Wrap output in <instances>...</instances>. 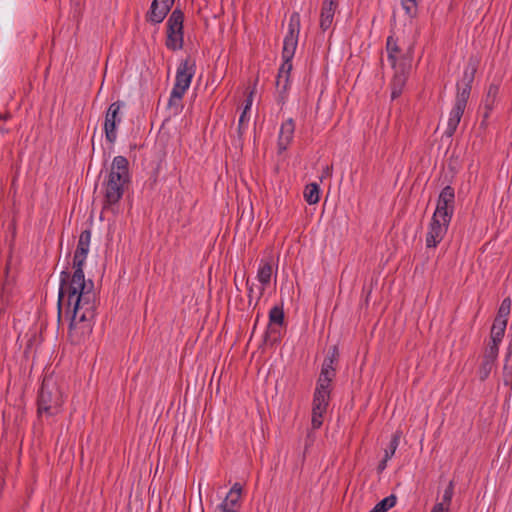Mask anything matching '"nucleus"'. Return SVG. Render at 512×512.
Listing matches in <instances>:
<instances>
[{
    "label": "nucleus",
    "instance_id": "1",
    "mask_svg": "<svg viewBox=\"0 0 512 512\" xmlns=\"http://www.w3.org/2000/svg\"><path fill=\"white\" fill-rule=\"evenodd\" d=\"M91 241V231L81 232L73 257V273L62 271L58 296V312L63 307L70 318L68 337L71 343L81 344L91 335L98 306V297L92 280H85V264Z\"/></svg>",
    "mask_w": 512,
    "mask_h": 512
},
{
    "label": "nucleus",
    "instance_id": "2",
    "mask_svg": "<svg viewBox=\"0 0 512 512\" xmlns=\"http://www.w3.org/2000/svg\"><path fill=\"white\" fill-rule=\"evenodd\" d=\"M130 183L129 162L124 156L114 157L107 179L103 183V210L112 209L123 197Z\"/></svg>",
    "mask_w": 512,
    "mask_h": 512
},
{
    "label": "nucleus",
    "instance_id": "3",
    "mask_svg": "<svg viewBox=\"0 0 512 512\" xmlns=\"http://www.w3.org/2000/svg\"><path fill=\"white\" fill-rule=\"evenodd\" d=\"M469 68L470 70L464 71L462 83L457 84L455 103L450 111L447 128L444 132L447 137H452L456 132L470 97L472 83L477 71V63H472V59L469 61Z\"/></svg>",
    "mask_w": 512,
    "mask_h": 512
},
{
    "label": "nucleus",
    "instance_id": "4",
    "mask_svg": "<svg viewBox=\"0 0 512 512\" xmlns=\"http://www.w3.org/2000/svg\"><path fill=\"white\" fill-rule=\"evenodd\" d=\"M64 400L62 391L53 376H45L37 398L39 418H51L62 411Z\"/></svg>",
    "mask_w": 512,
    "mask_h": 512
},
{
    "label": "nucleus",
    "instance_id": "5",
    "mask_svg": "<svg viewBox=\"0 0 512 512\" xmlns=\"http://www.w3.org/2000/svg\"><path fill=\"white\" fill-rule=\"evenodd\" d=\"M196 71V64L193 59L190 57L181 61L179 66L177 67L175 84L171 91L168 106H176L177 108L180 106V102L189 89L192 78L194 77Z\"/></svg>",
    "mask_w": 512,
    "mask_h": 512
},
{
    "label": "nucleus",
    "instance_id": "6",
    "mask_svg": "<svg viewBox=\"0 0 512 512\" xmlns=\"http://www.w3.org/2000/svg\"><path fill=\"white\" fill-rule=\"evenodd\" d=\"M183 21L184 14L179 9H175L167 20V36L165 45L171 51H177L183 48Z\"/></svg>",
    "mask_w": 512,
    "mask_h": 512
},
{
    "label": "nucleus",
    "instance_id": "7",
    "mask_svg": "<svg viewBox=\"0 0 512 512\" xmlns=\"http://www.w3.org/2000/svg\"><path fill=\"white\" fill-rule=\"evenodd\" d=\"M300 21V14L298 12H293L289 19L288 32L284 38L283 43V63H292V58L294 57L298 44V37L300 33Z\"/></svg>",
    "mask_w": 512,
    "mask_h": 512
},
{
    "label": "nucleus",
    "instance_id": "8",
    "mask_svg": "<svg viewBox=\"0 0 512 512\" xmlns=\"http://www.w3.org/2000/svg\"><path fill=\"white\" fill-rule=\"evenodd\" d=\"M124 106L121 101L113 102L107 109L104 121L106 140L113 144L117 139V126L121 123L120 110Z\"/></svg>",
    "mask_w": 512,
    "mask_h": 512
},
{
    "label": "nucleus",
    "instance_id": "9",
    "mask_svg": "<svg viewBox=\"0 0 512 512\" xmlns=\"http://www.w3.org/2000/svg\"><path fill=\"white\" fill-rule=\"evenodd\" d=\"M455 192L454 188L445 186L438 197L437 207L433 214L436 218H441L445 222H450L454 211Z\"/></svg>",
    "mask_w": 512,
    "mask_h": 512
},
{
    "label": "nucleus",
    "instance_id": "10",
    "mask_svg": "<svg viewBox=\"0 0 512 512\" xmlns=\"http://www.w3.org/2000/svg\"><path fill=\"white\" fill-rule=\"evenodd\" d=\"M411 50L412 48L410 47L406 54H402L397 40L394 39L392 35L387 38L386 51L388 54V60L393 68L410 67L412 60Z\"/></svg>",
    "mask_w": 512,
    "mask_h": 512
},
{
    "label": "nucleus",
    "instance_id": "11",
    "mask_svg": "<svg viewBox=\"0 0 512 512\" xmlns=\"http://www.w3.org/2000/svg\"><path fill=\"white\" fill-rule=\"evenodd\" d=\"M449 224L450 222H445L441 218L432 216L425 239L427 248H435L443 240Z\"/></svg>",
    "mask_w": 512,
    "mask_h": 512
},
{
    "label": "nucleus",
    "instance_id": "12",
    "mask_svg": "<svg viewBox=\"0 0 512 512\" xmlns=\"http://www.w3.org/2000/svg\"><path fill=\"white\" fill-rule=\"evenodd\" d=\"M273 273L272 259H261L257 270V280L260 282L261 287L259 288L255 305L263 296L266 287L270 284Z\"/></svg>",
    "mask_w": 512,
    "mask_h": 512
},
{
    "label": "nucleus",
    "instance_id": "13",
    "mask_svg": "<svg viewBox=\"0 0 512 512\" xmlns=\"http://www.w3.org/2000/svg\"><path fill=\"white\" fill-rule=\"evenodd\" d=\"M243 487L240 483H235L226 498L219 505L221 512H238L237 508L240 506Z\"/></svg>",
    "mask_w": 512,
    "mask_h": 512
},
{
    "label": "nucleus",
    "instance_id": "14",
    "mask_svg": "<svg viewBox=\"0 0 512 512\" xmlns=\"http://www.w3.org/2000/svg\"><path fill=\"white\" fill-rule=\"evenodd\" d=\"M292 63H282L276 78V89L279 94V101L284 102L285 94L290 87V72Z\"/></svg>",
    "mask_w": 512,
    "mask_h": 512
},
{
    "label": "nucleus",
    "instance_id": "15",
    "mask_svg": "<svg viewBox=\"0 0 512 512\" xmlns=\"http://www.w3.org/2000/svg\"><path fill=\"white\" fill-rule=\"evenodd\" d=\"M338 7L336 0H324L320 13V28L323 32L327 31L333 24L335 11Z\"/></svg>",
    "mask_w": 512,
    "mask_h": 512
},
{
    "label": "nucleus",
    "instance_id": "16",
    "mask_svg": "<svg viewBox=\"0 0 512 512\" xmlns=\"http://www.w3.org/2000/svg\"><path fill=\"white\" fill-rule=\"evenodd\" d=\"M295 131V123L293 119L289 118L281 124L278 136V149L283 152L287 149L293 140Z\"/></svg>",
    "mask_w": 512,
    "mask_h": 512
},
{
    "label": "nucleus",
    "instance_id": "17",
    "mask_svg": "<svg viewBox=\"0 0 512 512\" xmlns=\"http://www.w3.org/2000/svg\"><path fill=\"white\" fill-rule=\"evenodd\" d=\"M408 68L409 67L395 68L396 72L391 81L392 100L397 99L402 94L408 77Z\"/></svg>",
    "mask_w": 512,
    "mask_h": 512
},
{
    "label": "nucleus",
    "instance_id": "18",
    "mask_svg": "<svg viewBox=\"0 0 512 512\" xmlns=\"http://www.w3.org/2000/svg\"><path fill=\"white\" fill-rule=\"evenodd\" d=\"M329 402L314 399L312 401V429H319L323 424V416L326 414Z\"/></svg>",
    "mask_w": 512,
    "mask_h": 512
},
{
    "label": "nucleus",
    "instance_id": "19",
    "mask_svg": "<svg viewBox=\"0 0 512 512\" xmlns=\"http://www.w3.org/2000/svg\"><path fill=\"white\" fill-rule=\"evenodd\" d=\"M333 381V378L331 377H325V376H319L315 392L313 395L314 399H318L321 401H330V394H331V383Z\"/></svg>",
    "mask_w": 512,
    "mask_h": 512
},
{
    "label": "nucleus",
    "instance_id": "20",
    "mask_svg": "<svg viewBox=\"0 0 512 512\" xmlns=\"http://www.w3.org/2000/svg\"><path fill=\"white\" fill-rule=\"evenodd\" d=\"M338 361V348L336 346H333L331 351H329V354L325 357L321 372L319 376H325V377H331L335 378L336 376V369H335V363Z\"/></svg>",
    "mask_w": 512,
    "mask_h": 512
},
{
    "label": "nucleus",
    "instance_id": "21",
    "mask_svg": "<svg viewBox=\"0 0 512 512\" xmlns=\"http://www.w3.org/2000/svg\"><path fill=\"white\" fill-rule=\"evenodd\" d=\"M304 198L310 205L316 204L320 199V188L316 183L306 185L304 189Z\"/></svg>",
    "mask_w": 512,
    "mask_h": 512
},
{
    "label": "nucleus",
    "instance_id": "22",
    "mask_svg": "<svg viewBox=\"0 0 512 512\" xmlns=\"http://www.w3.org/2000/svg\"><path fill=\"white\" fill-rule=\"evenodd\" d=\"M506 327H507L506 320L499 321V320L494 319V322H493V325L491 328V334H490L491 340L494 342L501 343L502 339L504 337V334H505Z\"/></svg>",
    "mask_w": 512,
    "mask_h": 512
},
{
    "label": "nucleus",
    "instance_id": "23",
    "mask_svg": "<svg viewBox=\"0 0 512 512\" xmlns=\"http://www.w3.org/2000/svg\"><path fill=\"white\" fill-rule=\"evenodd\" d=\"M168 12L169 11L162 10L161 5H157L156 9L154 10V1H153L151 4L150 10L147 13V20L152 23H155V24L161 23L164 20V18L166 17V15L168 14Z\"/></svg>",
    "mask_w": 512,
    "mask_h": 512
},
{
    "label": "nucleus",
    "instance_id": "24",
    "mask_svg": "<svg viewBox=\"0 0 512 512\" xmlns=\"http://www.w3.org/2000/svg\"><path fill=\"white\" fill-rule=\"evenodd\" d=\"M284 322V311L280 306H274L269 312V326L273 331V325H282Z\"/></svg>",
    "mask_w": 512,
    "mask_h": 512
},
{
    "label": "nucleus",
    "instance_id": "25",
    "mask_svg": "<svg viewBox=\"0 0 512 512\" xmlns=\"http://www.w3.org/2000/svg\"><path fill=\"white\" fill-rule=\"evenodd\" d=\"M401 437H402V431H400V430H397L392 435L391 441H390L388 447L385 449L384 456L386 457V459H391L394 456V454L399 446Z\"/></svg>",
    "mask_w": 512,
    "mask_h": 512
},
{
    "label": "nucleus",
    "instance_id": "26",
    "mask_svg": "<svg viewBox=\"0 0 512 512\" xmlns=\"http://www.w3.org/2000/svg\"><path fill=\"white\" fill-rule=\"evenodd\" d=\"M494 364H495L494 360L488 359L486 357L482 358V363L478 370L479 379L481 381H485L489 377V375L494 367Z\"/></svg>",
    "mask_w": 512,
    "mask_h": 512
},
{
    "label": "nucleus",
    "instance_id": "27",
    "mask_svg": "<svg viewBox=\"0 0 512 512\" xmlns=\"http://www.w3.org/2000/svg\"><path fill=\"white\" fill-rule=\"evenodd\" d=\"M511 310V299L509 297L503 299L501 302V305L498 309L497 316L495 317V320L503 321L506 320L508 322V316L510 314Z\"/></svg>",
    "mask_w": 512,
    "mask_h": 512
},
{
    "label": "nucleus",
    "instance_id": "28",
    "mask_svg": "<svg viewBox=\"0 0 512 512\" xmlns=\"http://www.w3.org/2000/svg\"><path fill=\"white\" fill-rule=\"evenodd\" d=\"M499 88L497 85L491 84L487 90V94L485 97V107L487 109H492L496 97L498 95Z\"/></svg>",
    "mask_w": 512,
    "mask_h": 512
},
{
    "label": "nucleus",
    "instance_id": "29",
    "mask_svg": "<svg viewBox=\"0 0 512 512\" xmlns=\"http://www.w3.org/2000/svg\"><path fill=\"white\" fill-rule=\"evenodd\" d=\"M396 500H397L396 496L392 494V495L382 499L375 506L378 508V510L380 512H387L390 508L395 506Z\"/></svg>",
    "mask_w": 512,
    "mask_h": 512
},
{
    "label": "nucleus",
    "instance_id": "30",
    "mask_svg": "<svg viewBox=\"0 0 512 512\" xmlns=\"http://www.w3.org/2000/svg\"><path fill=\"white\" fill-rule=\"evenodd\" d=\"M499 345L500 342H494L491 340V342L488 344L487 348L485 349V352L483 354V357H486L488 359L496 361L499 353Z\"/></svg>",
    "mask_w": 512,
    "mask_h": 512
},
{
    "label": "nucleus",
    "instance_id": "31",
    "mask_svg": "<svg viewBox=\"0 0 512 512\" xmlns=\"http://www.w3.org/2000/svg\"><path fill=\"white\" fill-rule=\"evenodd\" d=\"M453 494H454V484L452 481H450L449 485L444 490L443 497H442L443 501L441 502V503H444V506L446 507V512L449 511Z\"/></svg>",
    "mask_w": 512,
    "mask_h": 512
},
{
    "label": "nucleus",
    "instance_id": "32",
    "mask_svg": "<svg viewBox=\"0 0 512 512\" xmlns=\"http://www.w3.org/2000/svg\"><path fill=\"white\" fill-rule=\"evenodd\" d=\"M417 6L416 0H402V7L408 15H412L415 12Z\"/></svg>",
    "mask_w": 512,
    "mask_h": 512
},
{
    "label": "nucleus",
    "instance_id": "33",
    "mask_svg": "<svg viewBox=\"0 0 512 512\" xmlns=\"http://www.w3.org/2000/svg\"><path fill=\"white\" fill-rule=\"evenodd\" d=\"M174 4V0H154V10L157 5L162 6V10L170 11L171 7Z\"/></svg>",
    "mask_w": 512,
    "mask_h": 512
},
{
    "label": "nucleus",
    "instance_id": "34",
    "mask_svg": "<svg viewBox=\"0 0 512 512\" xmlns=\"http://www.w3.org/2000/svg\"><path fill=\"white\" fill-rule=\"evenodd\" d=\"M247 113L248 112H246V111H242L240 118H239L238 132H239L240 136L243 134V130L245 128V123L248 122Z\"/></svg>",
    "mask_w": 512,
    "mask_h": 512
},
{
    "label": "nucleus",
    "instance_id": "35",
    "mask_svg": "<svg viewBox=\"0 0 512 512\" xmlns=\"http://www.w3.org/2000/svg\"><path fill=\"white\" fill-rule=\"evenodd\" d=\"M254 92H255V87L249 92V94L246 98V101H245V106L243 108V111L248 112L251 109Z\"/></svg>",
    "mask_w": 512,
    "mask_h": 512
},
{
    "label": "nucleus",
    "instance_id": "36",
    "mask_svg": "<svg viewBox=\"0 0 512 512\" xmlns=\"http://www.w3.org/2000/svg\"><path fill=\"white\" fill-rule=\"evenodd\" d=\"M254 92H255V87L249 92V94L246 98V101H245V106L243 108V111L248 112L251 109Z\"/></svg>",
    "mask_w": 512,
    "mask_h": 512
},
{
    "label": "nucleus",
    "instance_id": "37",
    "mask_svg": "<svg viewBox=\"0 0 512 512\" xmlns=\"http://www.w3.org/2000/svg\"><path fill=\"white\" fill-rule=\"evenodd\" d=\"M246 285H247V290H248L249 305H251L252 299H253V293H254L253 284L250 285L249 279H247Z\"/></svg>",
    "mask_w": 512,
    "mask_h": 512
},
{
    "label": "nucleus",
    "instance_id": "38",
    "mask_svg": "<svg viewBox=\"0 0 512 512\" xmlns=\"http://www.w3.org/2000/svg\"><path fill=\"white\" fill-rule=\"evenodd\" d=\"M430 512H446L444 503H436Z\"/></svg>",
    "mask_w": 512,
    "mask_h": 512
},
{
    "label": "nucleus",
    "instance_id": "39",
    "mask_svg": "<svg viewBox=\"0 0 512 512\" xmlns=\"http://www.w3.org/2000/svg\"><path fill=\"white\" fill-rule=\"evenodd\" d=\"M389 460L390 459H386V457L384 456V458L380 461V463L378 465V471L379 472H382L387 467V462Z\"/></svg>",
    "mask_w": 512,
    "mask_h": 512
},
{
    "label": "nucleus",
    "instance_id": "40",
    "mask_svg": "<svg viewBox=\"0 0 512 512\" xmlns=\"http://www.w3.org/2000/svg\"><path fill=\"white\" fill-rule=\"evenodd\" d=\"M11 117L10 113L1 114L0 113V119L1 120H7Z\"/></svg>",
    "mask_w": 512,
    "mask_h": 512
},
{
    "label": "nucleus",
    "instance_id": "41",
    "mask_svg": "<svg viewBox=\"0 0 512 512\" xmlns=\"http://www.w3.org/2000/svg\"><path fill=\"white\" fill-rule=\"evenodd\" d=\"M370 512H380L378 508L375 506Z\"/></svg>",
    "mask_w": 512,
    "mask_h": 512
}]
</instances>
